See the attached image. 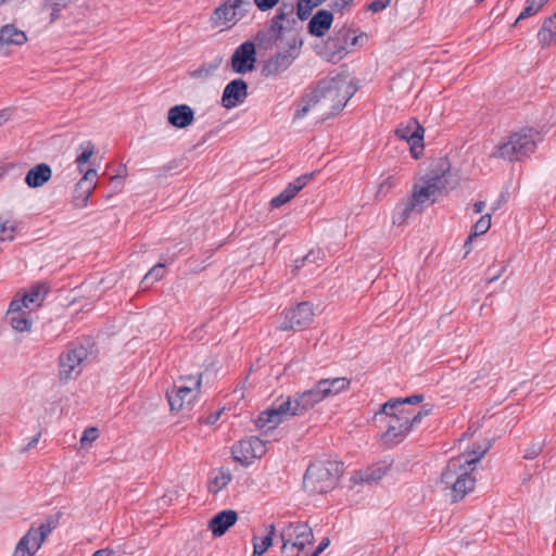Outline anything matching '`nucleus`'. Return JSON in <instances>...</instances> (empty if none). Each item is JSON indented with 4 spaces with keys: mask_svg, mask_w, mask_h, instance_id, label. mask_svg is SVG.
Returning a JSON list of instances; mask_svg holds the SVG:
<instances>
[{
    "mask_svg": "<svg viewBox=\"0 0 556 556\" xmlns=\"http://www.w3.org/2000/svg\"><path fill=\"white\" fill-rule=\"evenodd\" d=\"M488 447L479 446L448 460L441 475V482L452 490L455 502L463 500L476 484L475 465L486 453Z\"/></svg>",
    "mask_w": 556,
    "mask_h": 556,
    "instance_id": "obj_1",
    "label": "nucleus"
},
{
    "mask_svg": "<svg viewBox=\"0 0 556 556\" xmlns=\"http://www.w3.org/2000/svg\"><path fill=\"white\" fill-rule=\"evenodd\" d=\"M323 400L325 396L317 382L312 389L296 393L293 397L289 396L280 403H276L271 408L262 412L256 419V426L258 428H275L287 417L303 415Z\"/></svg>",
    "mask_w": 556,
    "mask_h": 556,
    "instance_id": "obj_2",
    "label": "nucleus"
},
{
    "mask_svg": "<svg viewBox=\"0 0 556 556\" xmlns=\"http://www.w3.org/2000/svg\"><path fill=\"white\" fill-rule=\"evenodd\" d=\"M355 91L348 76L327 77L312 91L313 102L317 103L321 116L328 118L340 112Z\"/></svg>",
    "mask_w": 556,
    "mask_h": 556,
    "instance_id": "obj_3",
    "label": "nucleus"
},
{
    "mask_svg": "<svg viewBox=\"0 0 556 556\" xmlns=\"http://www.w3.org/2000/svg\"><path fill=\"white\" fill-rule=\"evenodd\" d=\"M445 188V180L441 176H432L420 185H415L412 197L396 207L393 223L402 225L414 212H421L425 204L434 202L435 197Z\"/></svg>",
    "mask_w": 556,
    "mask_h": 556,
    "instance_id": "obj_4",
    "label": "nucleus"
},
{
    "mask_svg": "<svg viewBox=\"0 0 556 556\" xmlns=\"http://www.w3.org/2000/svg\"><path fill=\"white\" fill-rule=\"evenodd\" d=\"M342 473V464L324 460L311 464L303 478V488L309 494H324L331 491Z\"/></svg>",
    "mask_w": 556,
    "mask_h": 556,
    "instance_id": "obj_5",
    "label": "nucleus"
},
{
    "mask_svg": "<svg viewBox=\"0 0 556 556\" xmlns=\"http://www.w3.org/2000/svg\"><path fill=\"white\" fill-rule=\"evenodd\" d=\"M202 384V375L181 376L178 378V384L172 390H167L166 396L172 412H190L193 402L200 394Z\"/></svg>",
    "mask_w": 556,
    "mask_h": 556,
    "instance_id": "obj_6",
    "label": "nucleus"
},
{
    "mask_svg": "<svg viewBox=\"0 0 556 556\" xmlns=\"http://www.w3.org/2000/svg\"><path fill=\"white\" fill-rule=\"evenodd\" d=\"M536 131L532 128L514 132L505 142L497 147V150L492 153V156L509 161H519L534 151L536 146L534 139Z\"/></svg>",
    "mask_w": 556,
    "mask_h": 556,
    "instance_id": "obj_7",
    "label": "nucleus"
},
{
    "mask_svg": "<svg viewBox=\"0 0 556 556\" xmlns=\"http://www.w3.org/2000/svg\"><path fill=\"white\" fill-rule=\"evenodd\" d=\"M283 556H299L306 545L314 541L312 529L306 523L290 522L280 532Z\"/></svg>",
    "mask_w": 556,
    "mask_h": 556,
    "instance_id": "obj_8",
    "label": "nucleus"
},
{
    "mask_svg": "<svg viewBox=\"0 0 556 556\" xmlns=\"http://www.w3.org/2000/svg\"><path fill=\"white\" fill-rule=\"evenodd\" d=\"M251 10V0H225L213 11L211 22L215 27L231 28L248 16Z\"/></svg>",
    "mask_w": 556,
    "mask_h": 556,
    "instance_id": "obj_9",
    "label": "nucleus"
},
{
    "mask_svg": "<svg viewBox=\"0 0 556 556\" xmlns=\"http://www.w3.org/2000/svg\"><path fill=\"white\" fill-rule=\"evenodd\" d=\"M300 25L292 3H282L269 21V40L277 42L286 33L296 30Z\"/></svg>",
    "mask_w": 556,
    "mask_h": 556,
    "instance_id": "obj_10",
    "label": "nucleus"
},
{
    "mask_svg": "<svg viewBox=\"0 0 556 556\" xmlns=\"http://www.w3.org/2000/svg\"><path fill=\"white\" fill-rule=\"evenodd\" d=\"M394 134L397 138L405 140L410 146V153L414 159H419L424 152L425 129L416 118H409L406 123H401Z\"/></svg>",
    "mask_w": 556,
    "mask_h": 556,
    "instance_id": "obj_11",
    "label": "nucleus"
},
{
    "mask_svg": "<svg viewBox=\"0 0 556 556\" xmlns=\"http://www.w3.org/2000/svg\"><path fill=\"white\" fill-rule=\"evenodd\" d=\"M266 444L258 437H250L240 440L232 446V457L243 466H249L254 459L266 454Z\"/></svg>",
    "mask_w": 556,
    "mask_h": 556,
    "instance_id": "obj_12",
    "label": "nucleus"
},
{
    "mask_svg": "<svg viewBox=\"0 0 556 556\" xmlns=\"http://www.w3.org/2000/svg\"><path fill=\"white\" fill-rule=\"evenodd\" d=\"M377 415H386L389 418L388 429L384 433V437L389 440L400 441L412 430L409 409H392L390 412H382L381 408Z\"/></svg>",
    "mask_w": 556,
    "mask_h": 556,
    "instance_id": "obj_13",
    "label": "nucleus"
},
{
    "mask_svg": "<svg viewBox=\"0 0 556 556\" xmlns=\"http://www.w3.org/2000/svg\"><path fill=\"white\" fill-rule=\"evenodd\" d=\"M314 318V311L308 302H302L296 307L283 313V320L279 325L282 331L302 330L308 327Z\"/></svg>",
    "mask_w": 556,
    "mask_h": 556,
    "instance_id": "obj_14",
    "label": "nucleus"
},
{
    "mask_svg": "<svg viewBox=\"0 0 556 556\" xmlns=\"http://www.w3.org/2000/svg\"><path fill=\"white\" fill-rule=\"evenodd\" d=\"M366 35L364 33L356 34V30L343 26L334 31L328 38L327 47L336 54H346L353 50L354 47L361 46Z\"/></svg>",
    "mask_w": 556,
    "mask_h": 556,
    "instance_id": "obj_15",
    "label": "nucleus"
},
{
    "mask_svg": "<svg viewBox=\"0 0 556 556\" xmlns=\"http://www.w3.org/2000/svg\"><path fill=\"white\" fill-rule=\"evenodd\" d=\"M88 357V351L83 345L70 348L66 352L60 355L59 359V376L61 380H68L72 378L73 372L81 365Z\"/></svg>",
    "mask_w": 556,
    "mask_h": 556,
    "instance_id": "obj_16",
    "label": "nucleus"
},
{
    "mask_svg": "<svg viewBox=\"0 0 556 556\" xmlns=\"http://www.w3.org/2000/svg\"><path fill=\"white\" fill-rule=\"evenodd\" d=\"M256 50L252 41L241 43L233 52L230 64L235 73L247 74L255 67Z\"/></svg>",
    "mask_w": 556,
    "mask_h": 556,
    "instance_id": "obj_17",
    "label": "nucleus"
},
{
    "mask_svg": "<svg viewBox=\"0 0 556 556\" xmlns=\"http://www.w3.org/2000/svg\"><path fill=\"white\" fill-rule=\"evenodd\" d=\"M23 301H11L5 319L17 332H28L33 326L30 309L24 306Z\"/></svg>",
    "mask_w": 556,
    "mask_h": 556,
    "instance_id": "obj_18",
    "label": "nucleus"
},
{
    "mask_svg": "<svg viewBox=\"0 0 556 556\" xmlns=\"http://www.w3.org/2000/svg\"><path fill=\"white\" fill-rule=\"evenodd\" d=\"M392 460L383 459L353 472L351 480L356 484H372L379 482L390 470Z\"/></svg>",
    "mask_w": 556,
    "mask_h": 556,
    "instance_id": "obj_19",
    "label": "nucleus"
},
{
    "mask_svg": "<svg viewBox=\"0 0 556 556\" xmlns=\"http://www.w3.org/2000/svg\"><path fill=\"white\" fill-rule=\"evenodd\" d=\"M248 97V85L241 79L237 78L226 85L223 96L222 105L225 109H232L241 104Z\"/></svg>",
    "mask_w": 556,
    "mask_h": 556,
    "instance_id": "obj_20",
    "label": "nucleus"
},
{
    "mask_svg": "<svg viewBox=\"0 0 556 556\" xmlns=\"http://www.w3.org/2000/svg\"><path fill=\"white\" fill-rule=\"evenodd\" d=\"M97 170L90 168L85 172L83 178L76 185V195L74 198V205L76 207H85L92 194L96 187L94 178L97 177Z\"/></svg>",
    "mask_w": 556,
    "mask_h": 556,
    "instance_id": "obj_21",
    "label": "nucleus"
},
{
    "mask_svg": "<svg viewBox=\"0 0 556 556\" xmlns=\"http://www.w3.org/2000/svg\"><path fill=\"white\" fill-rule=\"evenodd\" d=\"M314 173L304 174L298 177L294 181L290 182L285 190H282L278 195L271 199L270 205L273 207H280L281 205L288 203L292 200L313 178Z\"/></svg>",
    "mask_w": 556,
    "mask_h": 556,
    "instance_id": "obj_22",
    "label": "nucleus"
},
{
    "mask_svg": "<svg viewBox=\"0 0 556 556\" xmlns=\"http://www.w3.org/2000/svg\"><path fill=\"white\" fill-rule=\"evenodd\" d=\"M294 59L295 55H292L289 50L278 52L274 58L264 64L262 73L266 77L279 75L289 68Z\"/></svg>",
    "mask_w": 556,
    "mask_h": 556,
    "instance_id": "obj_23",
    "label": "nucleus"
},
{
    "mask_svg": "<svg viewBox=\"0 0 556 556\" xmlns=\"http://www.w3.org/2000/svg\"><path fill=\"white\" fill-rule=\"evenodd\" d=\"M333 22V13L328 10L317 11L308 22L307 29L312 36L323 37L330 29Z\"/></svg>",
    "mask_w": 556,
    "mask_h": 556,
    "instance_id": "obj_24",
    "label": "nucleus"
},
{
    "mask_svg": "<svg viewBox=\"0 0 556 556\" xmlns=\"http://www.w3.org/2000/svg\"><path fill=\"white\" fill-rule=\"evenodd\" d=\"M167 119L176 128H186L194 121V112L188 104H178L168 110Z\"/></svg>",
    "mask_w": 556,
    "mask_h": 556,
    "instance_id": "obj_25",
    "label": "nucleus"
},
{
    "mask_svg": "<svg viewBox=\"0 0 556 556\" xmlns=\"http://www.w3.org/2000/svg\"><path fill=\"white\" fill-rule=\"evenodd\" d=\"M237 520L238 514L235 510H223L210 520L208 529L215 536H222Z\"/></svg>",
    "mask_w": 556,
    "mask_h": 556,
    "instance_id": "obj_26",
    "label": "nucleus"
},
{
    "mask_svg": "<svg viewBox=\"0 0 556 556\" xmlns=\"http://www.w3.org/2000/svg\"><path fill=\"white\" fill-rule=\"evenodd\" d=\"M51 176V167L48 164L41 163L28 170L25 177V182L30 188H38L48 182Z\"/></svg>",
    "mask_w": 556,
    "mask_h": 556,
    "instance_id": "obj_27",
    "label": "nucleus"
},
{
    "mask_svg": "<svg viewBox=\"0 0 556 556\" xmlns=\"http://www.w3.org/2000/svg\"><path fill=\"white\" fill-rule=\"evenodd\" d=\"M59 516H48L38 527L31 526L27 532H34L30 538V543L40 542V546L46 541L48 535L58 527Z\"/></svg>",
    "mask_w": 556,
    "mask_h": 556,
    "instance_id": "obj_28",
    "label": "nucleus"
},
{
    "mask_svg": "<svg viewBox=\"0 0 556 556\" xmlns=\"http://www.w3.org/2000/svg\"><path fill=\"white\" fill-rule=\"evenodd\" d=\"M321 392L326 397L334 396L340 394L341 392L346 391L350 388L351 380L345 377H337L330 379H320L318 381Z\"/></svg>",
    "mask_w": 556,
    "mask_h": 556,
    "instance_id": "obj_29",
    "label": "nucleus"
},
{
    "mask_svg": "<svg viewBox=\"0 0 556 556\" xmlns=\"http://www.w3.org/2000/svg\"><path fill=\"white\" fill-rule=\"evenodd\" d=\"M26 41V34L12 24L0 29V46H23Z\"/></svg>",
    "mask_w": 556,
    "mask_h": 556,
    "instance_id": "obj_30",
    "label": "nucleus"
},
{
    "mask_svg": "<svg viewBox=\"0 0 556 556\" xmlns=\"http://www.w3.org/2000/svg\"><path fill=\"white\" fill-rule=\"evenodd\" d=\"M538 40L542 48L556 42V12L544 21L538 33Z\"/></svg>",
    "mask_w": 556,
    "mask_h": 556,
    "instance_id": "obj_31",
    "label": "nucleus"
},
{
    "mask_svg": "<svg viewBox=\"0 0 556 556\" xmlns=\"http://www.w3.org/2000/svg\"><path fill=\"white\" fill-rule=\"evenodd\" d=\"M232 480V475L229 469L219 468L212 472L208 481V492L216 494L225 489Z\"/></svg>",
    "mask_w": 556,
    "mask_h": 556,
    "instance_id": "obj_32",
    "label": "nucleus"
},
{
    "mask_svg": "<svg viewBox=\"0 0 556 556\" xmlns=\"http://www.w3.org/2000/svg\"><path fill=\"white\" fill-rule=\"evenodd\" d=\"M34 532H27L16 544L13 556H34L40 548V542L30 543Z\"/></svg>",
    "mask_w": 556,
    "mask_h": 556,
    "instance_id": "obj_33",
    "label": "nucleus"
},
{
    "mask_svg": "<svg viewBox=\"0 0 556 556\" xmlns=\"http://www.w3.org/2000/svg\"><path fill=\"white\" fill-rule=\"evenodd\" d=\"M422 400L424 396L420 394H414L407 397H393L382 405V412H390L392 409H406L404 407L405 404L415 405L420 403Z\"/></svg>",
    "mask_w": 556,
    "mask_h": 556,
    "instance_id": "obj_34",
    "label": "nucleus"
},
{
    "mask_svg": "<svg viewBox=\"0 0 556 556\" xmlns=\"http://www.w3.org/2000/svg\"><path fill=\"white\" fill-rule=\"evenodd\" d=\"M276 529L274 525L268 527L267 534L258 539L257 536L253 538V555L252 556H262L273 544L274 535Z\"/></svg>",
    "mask_w": 556,
    "mask_h": 556,
    "instance_id": "obj_35",
    "label": "nucleus"
},
{
    "mask_svg": "<svg viewBox=\"0 0 556 556\" xmlns=\"http://www.w3.org/2000/svg\"><path fill=\"white\" fill-rule=\"evenodd\" d=\"M46 293L45 287L37 285L34 286L29 292L24 293L21 298H14L12 301H23V306L29 308L30 304L39 303L43 300Z\"/></svg>",
    "mask_w": 556,
    "mask_h": 556,
    "instance_id": "obj_36",
    "label": "nucleus"
},
{
    "mask_svg": "<svg viewBox=\"0 0 556 556\" xmlns=\"http://www.w3.org/2000/svg\"><path fill=\"white\" fill-rule=\"evenodd\" d=\"M491 227V214L482 215L472 226V230L465 241V247L469 245L471 241L481 235H484Z\"/></svg>",
    "mask_w": 556,
    "mask_h": 556,
    "instance_id": "obj_37",
    "label": "nucleus"
},
{
    "mask_svg": "<svg viewBox=\"0 0 556 556\" xmlns=\"http://www.w3.org/2000/svg\"><path fill=\"white\" fill-rule=\"evenodd\" d=\"M549 0H527L523 10L518 15L514 25L520 21L538 14Z\"/></svg>",
    "mask_w": 556,
    "mask_h": 556,
    "instance_id": "obj_38",
    "label": "nucleus"
},
{
    "mask_svg": "<svg viewBox=\"0 0 556 556\" xmlns=\"http://www.w3.org/2000/svg\"><path fill=\"white\" fill-rule=\"evenodd\" d=\"M320 4L318 0H298L295 13L298 21L307 20L312 11Z\"/></svg>",
    "mask_w": 556,
    "mask_h": 556,
    "instance_id": "obj_39",
    "label": "nucleus"
},
{
    "mask_svg": "<svg viewBox=\"0 0 556 556\" xmlns=\"http://www.w3.org/2000/svg\"><path fill=\"white\" fill-rule=\"evenodd\" d=\"M223 58L218 56L210 63L202 64L191 73L193 78H206L211 76L222 64Z\"/></svg>",
    "mask_w": 556,
    "mask_h": 556,
    "instance_id": "obj_40",
    "label": "nucleus"
},
{
    "mask_svg": "<svg viewBox=\"0 0 556 556\" xmlns=\"http://www.w3.org/2000/svg\"><path fill=\"white\" fill-rule=\"evenodd\" d=\"M81 153L76 159L78 170L83 173V165L86 164L94 153V146L91 141H85L80 144Z\"/></svg>",
    "mask_w": 556,
    "mask_h": 556,
    "instance_id": "obj_41",
    "label": "nucleus"
},
{
    "mask_svg": "<svg viewBox=\"0 0 556 556\" xmlns=\"http://www.w3.org/2000/svg\"><path fill=\"white\" fill-rule=\"evenodd\" d=\"M318 108L317 103L313 102V93L311 92L298 104V109L294 113V118H303L311 110Z\"/></svg>",
    "mask_w": 556,
    "mask_h": 556,
    "instance_id": "obj_42",
    "label": "nucleus"
},
{
    "mask_svg": "<svg viewBox=\"0 0 556 556\" xmlns=\"http://www.w3.org/2000/svg\"><path fill=\"white\" fill-rule=\"evenodd\" d=\"M16 231V223L14 220L0 219V241L13 240Z\"/></svg>",
    "mask_w": 556,
    "mask_h": 556,
    "instance_id": "obj_43",
    "label": "nucleus"
},
{
    "mask_svg": "<svg viewBox=\"0 0 556 556\" xmlns=\"http://www.w3.org/2000/svg\"><path fill=\"white\" fill-rule=\"evenodd\" d=\"M165 273V266L163 264H156L149 273L143 277L142 283L148 286L149 282L160 280Z\"/></svg>",
    "mask_w": 556,
    "mask_h": 556,
    "instance_id": "obj_44",
    "label": "nucleus"
},
{
    "mask_svg": "<svg viewBox=\"0 0 556 556\" xmlns=\"http://www.w3.org/2000/svg\"><path fill=\"white\" fill-rule=\"evenodd\" d=\"M353 4L354 0H332L329 7L332 13L344 14L352 10Z\"/></svg>",
    "mask_w": 556,
    "mask_h": 556,
    "instance_id": "obj_45",
    "label": "nucleus"
},
{
    "mask_svg": "<svg viewBox=\"0 0 556 556\" xmlns=\"http://www.w3.org/2000/svg\"><path fill=\"white\" fill-rule=\"evenodd\" d=\"M99 437V430L94 427H89L87 429H85L81 438H80V444L81 446H85L86 443H91L93 441H96Z\"/></svg>",
    "mask_w": 556,
    "mask_h": 556,
    "instance_id": "obj_46",
    "label": "nucleus"
},
{
    "mask_svg": "<svg viewBox=\"0 0 556 556\" xmlns=\"http://www.w3.org/2000/svg\"><path fill=\"white\" fill-rule=\"evenodd\" d=\"M391 3V0H374L366 5V10L372 13H379L387 9Z\"/></svg>",
    "mask_w": 556,
    "mask_h": 556,
    "instance_id": "obj_47",
    "label": "nucleus"
},
{
    "mask_svg": "<svg viewBox=\"0 0 556 556\" xmlns=\"http://www.w3.org/2000/svg\"><path fill=\"white\" fill-rule=\"evenodd\" d=\"M431 412V407L427 408L424 406L417 414H412L409 410V421H412V428L422 420L424 417L428 416Z\"/></svg>",
    "mask_w": 556,
    "mask_h": 556,
    "instance_id": "obj_48",
    "label": "nucleus"
},
{
    "mask_svg": "<svg viewBox=\"0 0 556 556\" xmlns=\"http://www.w3.org/2000/svg\"><path fill=\"white\" fill-rule=\"evenodd\" d=\"M431 412V407L427 408L424 406L417 414H412L409 410V421H412V428L422 420L424 417L428 416Z\"/></svg>",
    "mask_w": 556,
    "mask_h": 556,
    "instance_id": "obj_49",
    "label": "nucleus"
},
{
    "mask_svg": "<svg viewBox=\"0 0 556 556\" xmlns=\"http://www.w3.org/2000/svg\"><path fill=\"white\" fill-rule=\"evenodd\" d=\"M279 2L280 0H254L255 7L262 12L274 9Z\"/></svg>",
    "mask_w": 556,
    "mask_h": 556,
    "instance_id": "obj_50",
    "label": "nucleus"
},
{
    "mask_svg": "<svg viewBox=\"0 0 556 556\" xmlns=\"http://www.w3.org/2000/svg\"><path fill=\"white\" fill-rule=\"evenodd\" d=\"M542 452V445L540 443L532 444L525 451L523 457L526 459H534Z\"/></svg>",
    "mask_w": 556,
    "mask_h": 556,
    "instance_id": "obj_51",
    "label": "nucleus"
},
{
    "mask_svg": "<svg viewBox=\"0 0 556 556\" xmlns=\"http://www.w3.org/2000/svg\"><path fill=\"white\" fill-rule=\"evenodd\" d=\"M392 187H393L392 177L389 176L388 178H386L383 181L380 182L378 191H377V197H379L380 194L386 195L392 189Z\"/></svg>",
    "mask_w": 556,
    "mask_h": 556,
    "instance_id": "obj_52",
    "label": "nucleus"
},
{
    "mask_svg": "<svg viewBox=\"0 0 556 556\" xmlns=\"http://www.w3.org/2000/svg\"><path fill=\"white\" fill-rule=\"evenodd\" d=\"M222 412H215V413H212L210 414L206 419H205V422L207 425H214L218 419H219V416H220Z\"/></svg>",
    "mask_w": 556,
    "mask_h": 556,
    "instance_id": "obj_53",
    "label": "nucleus"
},
{
    "mask_svg": "<svg viewBox=\"0 0 556 556\" xmlns=\"http://www.w3.org/2000/svg\"><path fill=\"white\" fill-rule=\"evenodd\" d=\"M484 207H485V202H483V201H478V202H476V203L473 204V212H475V214H480V213H482V212H483V210H484Z\"/></svg>",
    "mask_w": 556,
    "mask_h": 556,
    "instance_id": "obj_54",
    "label": "nucleus"
},
{
    "mask_svg": "<svg viewBox=\"0 0 556 556\" xmlns=\"http://www.w3.org/2000/svg\"><path fill=\"white\" fill-rule=\"evenodd\" d=\"M39 437H40V434H37L35 438H33L30 440V442L23 448V452H26V451L30 450L31 447H34L38 443Z\"/></svg>",
    "mask_w": 556,
    "mask_h": 556,
    "instance_id": "obj_55",
    "label": "nucleus"
},
{
    "mask_svg": "<svg viewBox=\"0 0 556 556\" xmlns=\"http://www.w3.org/2000/svg\"><path fill=\"white\" fill-rule=\"evenodd\" d=\"M113 552L109 548L99 549L92 556H111Z\"/></svg>",
    "mask_w": 556,
    "mask_h": 556,
    "instance_id": "obj_56",
    "label": "nucleus"
},
{
    "mask_svg": "<svg viewBox=\"0 0 556 556\" xmlns=\"http://www.w3.org/2000/svg\"><path fill=\"white\" fill-rule=\"evenodd\" d=\"M504 271V268H502L497 274H495L494 276L490 277V278H486V282L488 283H492L494 281H496L503 274Z\"/></svg>",
    "mask_w": 556,
    "mask_h": 556,
    "instance_id": "obj_57",
    "label": "nucleus"
},
{
    "mask_svg": "<svg viewBox=\"0 0 556 556\" xmlns=\"http://www.w3.org/2000/svg\"><path fill=\"white\" fill-rule=\"evenodd\" d=\"M9 117V113L3 110V111H0V125L5 122Z\"/></svg>",
    "mask_w": 556,
    "mask_h": 556,
    "instance_id": "obj_58",
    "label": "nucleus"
},
{
    "mask_svg": "<svg viewBox=\"0 0 556 556\" xmlns=\"http://www.w3.org/2000/svg\"><path fill=\"white\" fill-rule=\"evenodd\" d=\"M265 36H266V34H265V33H258V34H257V36H256V39H257L258 41H263Z\"/></svg>",
    "mask_w": 556,
    "mask_h": 556,
    "instance_id": "obj_59",
    "label": "nucleus"
},
{
    "mask_svg": "<svg viewBox=\"0 0 556 556\" xmlns=\"http://www.w3.org/2000/svg\"><path fill=\"white\" fill-rule=\"evenodd\" d=\"M4 173L5 168L2 165H0V178L4 175Z\"/></svg>",
    "mask_w": 556,
    "mask_h": 556,
    "instance_id": "obj_60",
    "label": "nucleus"
},
{
    "mask_svg": "<svg viewBox=\"0 0 556 556\" xmlns=\"http://www.w3.org/2000/svg\"><path fill=\"white\" fill-rule=\"evenodd\" d=\"M321 4L326 1V0H318Z\"/></svg>",
    "mask_w": 556,
    "mask_h": 556,
    "instance_id": "obj_61",
    "label": "nucleus"
}]
</instances>
